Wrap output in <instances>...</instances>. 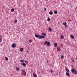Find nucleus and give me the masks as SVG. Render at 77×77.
I'll list each match as a JSON object with an SVG mask.
<instances>
[{
  "instance_id": "obj_1",
  "label": "nucleus",
  "mask_w": 77,
  "mask_h": 77,
  "mask_svg": "<svg viewBox=\"0 0 77 77\" xmlns=\"http://www.w3.org/2000/svg\"><path fill=\"white\" fill-rule=\"evenodd\" d=\"M46 45L47 47H49V46H50V42H49L46 41L45 42L44 45Z\"/></svg>"
},
{
  "instance_id": "obj_2",
  "label": "nucleus",
  "mask_w": 77,
  "mask_h": 77,
  "mask_svg": "<svg viewBox=\"0 0 77 77\" xmlns=\"http://www.w3.org/2000/svg\"><path fill=\"white\" fill-rule=\"evenodd\" d=\"M71 71H72V73H74L75 74H77V72L76 70L74 69H72Z\"/></svg>"
},
{
  "instance_id": "obj_3",
  "label": "nucleus",
  "mask_w": 77,
  "mask_h": 77,
  "mask_svg": "<svg viewBox=\"0 0 77 77\" xmlns=\"http://www.w3.org/2000/svg\"><path fill=\"white\" fill-rule=\"evenodd\" d=\"M39 36V39H44L45 38V37L43 35L40 36V35Z\"/></svg>"
},
{
  "instance_id": "obj_4",
  "label": "nucleus",
  "mask_w": 77,
  "mask_h": 77,
  "mask_svg": "<svg viewBox=\"0 0 77 77\" xmlns=\"http://www.w3.org/2000/svg\"><path fill=\"white\" fill-rule=\"evenodd\" d=\"M12 47L13 48H15L16 47V45H15V43H13L12 45Z\"/></svg>"
},
{
  "instance_id": "obj_5",
  "label": "nucleus",
  "mask_w": 77,
  "mask_h": 77,
  "mask_svg": "<svg viewBox=\"0 0 77 77\" xmlns=\"http://www.w3.org/2000/svg\"><path fill=\"white\" fill-rule=\"evenodd\" d=\"M66 75H67V76H68V77H69L70 76V75H69V73H68V72H66Z\"/></svg>"
},
{
  "instance_id": "obj_6",
  "label": "nucleus",
  "mask_w": 77,
  "mask_h": 77,
  "mask_svg": "<svg viewBox=\"0 0 77 77\" xmlns=\"http://www.w3.org/2000/svg\"><path fill=\"white\" fill-rule=\"evenodd\" d=\"M57 50L58 51H60V48L59 47H58L57 48Z\"/></svg>"
},
{
  "instance_id": "obj_7",
  "label": "nucleus",
  "mask_w": 77,
  "mask_h": 77,
  "mask_svg": "<svg viewBox=\"0 0 77 77\" xmlns=\"http://www.w3.org/2000/svg\"><path fill=\"white\" fill-rule=\"evenodd\" d=\"M39 36H40V35H38L37 34L35 35V36L36 37V38H39Z\"/></svg>"
},
{
  "instance_id": "obj_8",
  "label": "nucleus",
  "mask_w": 77,
  "mask_h": 77,
  "mask_svg": "<svg viewBox=\"0 0 77 77\" xmlns=\"http://www.w3.org/2000/svg\"><path fill=\"white\" fill-rule=\"evenodd\" d=\"M33 75H34L33 77H37V75L34 72Z\"/></svg>"
},
{
  "instance_id": "obj_9",
  "label": "nucleus",
  "mask_w": 77,
  "mask_h": 77,
  "mask_svg": "<svg viewBox=\"0 0 77 77\" xmlns=\"http://www.w3.org/2000/svg\"><path fill=\"white\" fill-rule=\"evenodd\" d=\"M20 51H21V52L23 51V48H21L20 49Z\"/></svg>"
},
{
  "instance_id": "obj_10",
  "label": "nucleus",
  "mask_w": 77,
  "mask_h": 77,
  "mask_svg": "<svg viewBox=\"0 0 77 77\" xmlns=\"http://www.w3.org/2000/svg\"><path fill=\"white\" fill-rule=\"evenodd\" d=\"M20 62H22V63H24V60H20Z\"/></svg>"
},
{
  "instance_id": "obj_11",
  "label": "nucleus",
  "mask_w": 77,
  "mask_h": 77,
  "mask_svg": "<svg viewBox=\"0 0 77 77\" xmlns=\"http://www.w3.org/2000/svg\"><path fill=\"white\" fill-rule=\"evenodd\" d=\"M49 14L51 15H53V12L51 11L49 12Z\"/></svg>"
},
{
  "instance_id": "obj_12",
  "label": "nucleus",
  "mask_w": 77,
  "mask_h": 77,
  "mask_svg": "<svg viewBox=\"0 0 77 77\" xmlns=\"http://www.w3.org/2000/svg\"><path fill=\"white\" fill-rule=\"evenodd\" d=\"M57 43H55L54 44V45L55 47H57Z\"/></svg>"
},
{
  "instance_id": "obj_13",
  "label": "nucleus",
  "mask_w": 77,
  "mask_h": 77,
  "mask_svg": "<svg viewBox=\"0 0 77 77\" xmlns=\"http://www.w3.org/2000/svg\"><path fill=\"white\" fill-rule=\"evenodd\" d=\"M42 35H43V36H46V33H42Z\"/></svg>"
},
{
  "instance_id": "obj_14",
  "label": "nucleus",
  "mask_w": 77,
  "mask_h": 77,
  "mask_svg": "<svg viewBox=\"0 0 77 77\" xmlns=\"http://www.w3.org/2000/svg\"><path fill=\"white\" fill-rule=\"evenodd\" d=\"M70 37L72 39H74V36L73 35H71Z\"/></svg>"
},
{
  "instance_id": "obj_15",
  "label": "nucleus",
  "mask_w": 77,
  "mask_h": 77,
  "mask_svg": "<svg viewBox=\"0 0 77 77\" xmlns=\"http://www.w3.org/2000/svg\"><path fill=\"white\" fill-rule=\"evenodd\" d=\"M63 25H65V26H66V25L67 24V23H66V22H64V23H63Z\"/></svg>"
},
{
  "instance_id": "obj_16",
  "label": "nucleus",
  "mask_w": 77,
  "mask_h": 77,
  "mask_svg": "<svg viewBox=\"0 0 77 77\" xmlns=\"http://www.w3.org/2000/svg\"><path fill=\"white\" fill-rule=\"evenodd\" d=\"M50 18H49V17H48V19L47 20V21H50Z\"/></svg>"
},
{
  "instance_id": "obj_17",
  "label": "nucleus",
  "mask_w": 77,
  "mask_h": 77,
  "mask_svg": "<svg viewBox=\"0 0 77 77\" xmlns=\"http://www.w3.org/2000/svg\"><path fill=\"white\" fill-rule=\"evenodd\" d=\"M2 41V36L0 35V42H1Z\"/></svg>"
},
{
  "instance_id": "obj_18",
  "label": "nucleus",
  "mask_w": 77,
  "mask_h": 77,
  "mask_svg": "<svg viewBox=\"0 0 77 77\" xmlns=\"http://www.w3.org/2000/svg\"><path fill=\"white\" fill-rule=\"evenodd\" d=\"M61 39H64V36L63 35H62L61 36Z\"/></svg>"
},
{
  "instance_id": "obj_19",
  "label": "nucleus",
  "mask_w": 77,
  "mask_h": 77,
  "mask_svg": "<svg viewBox=\"0 0 77 77\" xmlns=\"http://www.w3.org/2000/svg\"><path fill=\"white\" fill-rule=\"evenodd\" d=\"M66 71L67 72H69V70L67 68H66Z\"/></svg>"
},
{
  "instance_id": "obj_20",
  "label": "nucleus",
  "mask_w": 77,
  "mask_h": 77,
  "mask_svg": "<svg viewBox=\"0 0 77 77\" xmlns=\"http://www.w3.org/2000/svg\"><path fill=\"white\" fill-rule=\"evenodd\" d=\"M11 11L12 12H13L14 11V8H12L11 10Z\"/></svg>"
},
{
  "instance_id": "obj_21",
  "label": "nucleus",
  "mask_w": 77,
  "mask_h": 77,
  "mask_svg": "<svg viewBox=\"0 0 77 77\" xmlns=\"http://www.w3.org/2000/svg\"><path fill=\"white\" fill-rule=\"evenodd\" d=\"M49 31H50V32H51V31H52V29H51V28H49Z\"/></svg>"
},
{
  "instance_id": "obj_22",
  "label": "nucleus",
  "mask_w": 77,
  "mask_h": 77,
  "mask_svg": "<svg viewBox=\"0 0 77 77\" xmlns=\"http://www.w3.org/2000/svg\"><path fill=\"white\" fill-rule=\"evenodd\" d=\"M5 60L6 61L8 60H9V59H8V57H5Z\"/></svg>"
},
{
  "instance_id": "obj_23",
  "label": "nucleus",
  "mask_w": 77,
  "mask_h": 77,
  "mask_svg": "<svg viewBox=\"0 0 77 77\" xmlns=\"http://www.w3.org/2000/svg\"><path fill=\"white\" fill-rule=\"evenodd\" d=\"M54 13L55 14H57V11H54Z\"/></svg>"
},
{
  "instance_id": "obj_24",
  "label": "nucleus",
  "mask_w": 77,
  "mask_h": 77,
  "mask_svg": "<svg viewBox=\"0 0 77 77\" xmlns=\"http://www.w3.org/2000/svg\"><path fill=\"white\" fill-rule=\"evenodd\" d=\"M16 70L17 71H19V70H20V69L18 67H17L16 68Z\"/></svg>"
},
{
  "instance_id": "obj_25",
  "label": "nucleus",
  "mask_w": 77,
  "mask_h": 77,
  "mask_svg": "<svg viewBox=\"0 0 77 77\" xmlns=\"http://www.w3.org/2000/svg\"><path fill=\"white\" fill-rule=\"evenodd\" d=\"M27 75V74L26 73V72H25L24 73L23 75H24V76H26V75Z\"/></svg>"
},
{
  "instance_id": "obj_26",
  "label": "nucleus",
  "mask_w": 77,
  "mask_h": 77,
  "mask_svg": "<svg viewBox=\"0 0 77 77\" xmlns=\"http://www.w3.org/2000/svg\"><path fill=\"white\" fill-rule=\"evenodd\" d=\"M63 58H64V57L63 55L61 56V58L62 59H63Z\"/></svg>"
},
{
  "instance_id": "obj_27",
  "label": "nucleus",
  "mask_w": 77,
  "mask_h": 77,
  "mask_svg": "<svg viewBox=\"0 0 77 77\" xmlns=\"http://www.w3.org/2000/svg\"><path fill=\"white\" fill-rule=\"evenodd\" d=\"M17 20H16L14 21V23H17Z\"/></svg>"
},
{
  "instance_id": "obj_28",
  "label": "nucleus",
  "mask_w": 77,
  "mask_h": 77,
  "mask_svg": "<svg viewBox=\"0 0 77 77\" xmlns=\"http://www.w3.org/2000/svg\"><path fill=\"white\" fill-rule=\"evenodd\" d=\"M22 65H23V66H26V64H25V63H22Z\"/></svg>"
},
{
  "instance_id": "obj_29",
  "label": "nucleus",
  "mask_w": 77,
  "mask_h": 77,
  "mask_svg": "<svg viewBox=\"0 0 77 77\" xmlns=\"http://www.w3.org/2000/svg\"><path fill=\"white\" fill-rule=\"evenodd\" d=\"M44 10L45 11H47V8H46L44 7Z\"/></svg>"
},
{
  "instance_id": "obj_30",
  "label": "nucleus",
  "mask_w": 77,
  "mask_h": 77,
  "mask_svg": "<svg viewBox=\"0 0 77 77\" xmlns=\"http://www.w3.org/2000/svg\"><path fill=\"white\" fill-rule=\"evenodd\" d=\"M25 62L27 64L28 63V62L27 61H25Z\"/></svg>"
},
{
  "instance_id": "obj_31",
  "label": "nucleus",
  "mask_w": 77,
  "mask_h": 77,
  "mask_svg": "<svg viewBox=\"0 0 77 77\" xmlns=\"http://www.w3.org/2000/svg\"><path fill=\"white\" fill-rule=\"evenodd\" d=\"M29 42H30V43H31V42H32V40H29Z\"/></svg>"
},
{
  "instance_id": "obj_32",
  "label": "nucleus",
  "mask_w": 77,
  "mask_h": 77,
  "mask_svg": "<svg viewBox=\"0 0 77 77\" xmlns=\"http://www.w3.org/2000/svg\"><path fill=\"white\" fill-rule=\"evenodd\" d=\"M50 72H51V73H52L53 72V70H51V71Z\"/></svg>"
},
{
  "instance_id": "obj_33",
  "label": "nucleus",
  "mask_w": 77,
  "mask_h": 77,
  "mask_svg": "<svg viewBox=\"0 0 77 77\" xmlns=\"http://www.w3.org/2000/svg\"><path fill=\"white\" fill-rule=\"evenodd\" d=\"M23 71L24 72H25V70L23 69Z\"/></svg>"
},
{
  "instance_id": "obj_34",
  "label": "nucleus",
  "mask_w": 77,
  "mask_h": 77,
  "mask_svg": "<svg viewBox=\"0 0 77 77\" xmlns=\"http://www.w3.org/2000/svg\"><path fill=\"white\" fill-rule=\"evenodd\" d=\"M61 46L62 47H63V44H61Z\"/></svg>"
},
{
  "instance_id": "obj_35",
  "label": "nucleus",
  "mask_w": 77,
  "mask_h": 77,
  "mask_svg": "<svg viewBox=\"0 0 77 77\" xmlns=\"http://www.w3.org/2000/svg\"><path fill=\"white\" fill-rule=\"evenodd\" d=\"M27 53H29V51L28 50L27 51Z\"/></svg>"
},
{
  "instance_id": "obj_36",
  "label": "nucleus",
  "mask_w": 77,
  "mask_h": 77,
  "mask_svg": "<svg viewBox=\"0 0 77 77\" xmlns=\"http://www.w3.org/2000/svg\"><path fill=\"white\" fill-rule=\"evenodd\" d=\"M65 27H67V26H66V25L65 26Z\"/></svg>"
},
{
  "instance_id": "obj_37",
  "label": "nucleus",
  "mask_w": 77,
  "mask_h": 77,
  "mask_svg": "<svg viewBox=\"0 0 77 77\" xmlns=\"http://www.w3.org/2000/svg\"><path fill=\"white\" fill-rule=\"evenodd\" d=\"M47 63H48V60L47 61Z\"/></svg>"
},
{
  "instance_id": "obj_38",
  "label": "nucleus",
  "mask_w": 77,
  "mask_h": 77,
  "mask_svg": "<svg viewBox=\"0 0 77 77\" xmlns=\"http://www.w3.org/2000/svg\"><path fill=\"white\" fill-rule=\"evenodd\" d=\"M42 74L43 73V72L42 71Z\"/></svg>"
},
{
  "instance_id": "obj_39",
  "label": "nucleus",
  "mask_w": 77,
  "mask_h": 77,
  "mask_svg": "<svg viewBox=\"0 0 77 77\" xmlns=\"http://www.w3.org/2000/svg\"><path fill=\"white\" fill-rule=\"evenodd\" d=\"M73 62H74V60H73Z\"/></svg>"
},
{
  "instance_id": "obj_40",
  "label": "nucleus",
  "mask_w": 77,
  "mask_h": 77,
  "mask_svg": "<svg viewBox=\"0 0 77 77\" xmlns=\"http://www.w3.org/2000/svg\"><path fill=\"white\" fill-rule=\"evenodd\" d=\"M39 74H41V72H39Z\"/></svg>"
},
{
  "instance_id": "obj_41",
  "label": "nucleus",
  "mask_w": 77,
  "mask_h": 77,
  "mask_svg": "<svg viewBox=\"0 0 77 77\" xmlns=\"http://www.w3.org/2000/svg\"><path fill=\"white\" fill-rule=\"evenodd\" d=\"M57 75H58V74H57Z\"/></svg>"
},
{
  "instance_id": "obj_42",
  "label": "nucleus",
  "mask_w": 77,
  "mask_h": 77,
  "mask_svg": "<svg viewBox=\"0 0 77 77\" xmlns=\"http://www.w3.org/2000/svg\"><path fill=\"white\" fill-rule=\"evenodd\" d=\"M71 66H73L71 65Z\"/></svg>"
},
{
  "instance_id": "obj_43",
  "label": "nucleus",
  "mask_w": 77,
  "mask_h": 77,
  "mask_svg": "<svg viewBox=\"0 0 77 77\" xmlns=\"http://www.w3.org/2000/svg\"><path fill=\"white\" fill-rule=\"evenodd\" d=\"M52 75V76H53L54 75Z\"/></svg>"
},
{
  "instance_id": "obj_44",
  "label": "nucleus",
  "mask_w": 77,
  "mask_h": 77,
  "mask_svg": "<svg viewBox=\"0 0 77 77\" xmlns=\"http://www.w3.org/2000/svg\"><path fill=\"white\" fill-rule=\"evenodd\" d=\"M22 74H23V73H22Z\"/></svg>"
}]
</instances>
